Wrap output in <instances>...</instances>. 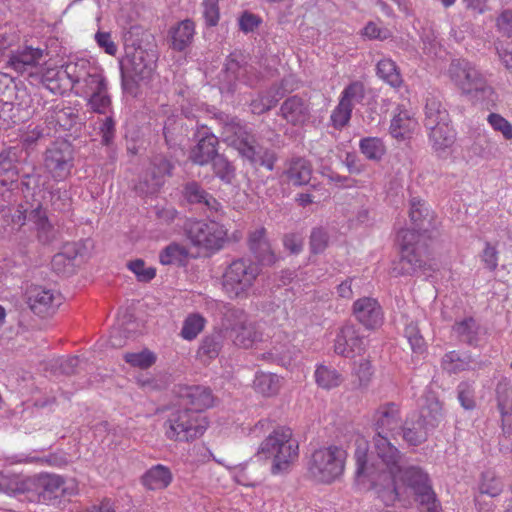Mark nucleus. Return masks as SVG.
<instances>
[{
    "instance_id": "obj_38",
    "label": "nucleus",
    "mask_w": 512,
    "mask_h": 512,
    "mask_svg": "<svg viewBox=\"0 0 512 512\" xmlns=\"http://www.w3.org/2000/svg\"><path fill=\"white\" fill-rule=\"evenodd\" d=\"M376 73L379 78L394 88L400 87L403 83L397 64L390 58H383L377 63Z\"/></svg>"
},
{
    "instance_id": "obj_45",
    "label": "nucleus",
    "mask_w": 512,
    "mask_h": 512,
    "mask_svg": "<svg viewBox=\"0 0 512 512\" xmlns=\"http://www.w3.org/2000/svg\"><path fill=\"white\" fill-rule=\"evenodd\" d=\"M151 174L153 177V184L150 189L151 192L156 191L164 182L166 176H171L174 168L173 164L163 155H157L152 160Z\"/></svg>"
},
{
    "instance_id": "obj_43",
    "label": "nucleus",
    "mask_w": 512,
    "mask_h": 512,
    "mask_svg": "<svg viewBox=\"0 0 512 512\" xmlns=\"http://www.w3.org/2000/svg\"><path fill=\"white\" fill-rule=\"evenodd\" d=\"M77 116L71 108L60 107L59 105L50 108L46 113V122L48 126H59L63 129H69Z\"/></svg>"
},
{
    "instance_id": "obj_62",
    "label": "nucleus",
    "mask_w": 512,
    "mask_h": 512,
    "mask_svg": "<svg viewBox=\"0 0 512 512\" xmlns=\"http://www.w3.org/2000/svg\"><path fill=\"white\" fill-rule=\"evenodd\" d=\"M458 400L461 406L466 410H472L475 407L474 388L468 382H461L457 387Z\"/></svg>"
},
{
    "instance_id": "obj_10",
    "label": "nucleus",
    "mask_w": 512,
    "mask_h": 512,
    "mask_svg": "<svg viewBox=\"0 0 512 512\" xmlns=\"http://www.w3.org/2000/svg\"><path fill=\"white\" fill-rule=\"evenodd\" d=\"M165 424L166 436L175 441L193 440L201 436L208 427L204 415L192 413L185 408L172 412Z\"/></svg>"
},
{
    "instance_id": "obj_28",
    "label": "nucleus",
    "mask_w": 512,
    "mask_h": 512,
    "mask_svg": "<svg viewBox=\"0 0 512 512\" xmlns=\"http://www.w3.org/2000/svg\"><path fill=\"white\" fill-rule=\"evenodd\" d=\"M410 219L413 224V228L409 229L419 235V239H426L430 231L435 228L434 218L431 211L426 207L425 203L413 199L410 207Z\"/></svg>"
},
{
    "instance_id": "obj_42",
    "label": "nucleus",
    "mask_w": 512,
    "mask_h": 512,
    "mask_svg": "<svg viewBox=\"0 0 512 512\" xmlns=\"http://www.w3.org/2000/svg\"><path fill=\"white\" fill-rule=\"evenodd\" d=\"M24 116L15 104L12 103V95L0 98V128L7 129L11 125L22 121Z\"/></svg>"
},
{
    "instance_id": "obj_21",
    "label": "nucleus",
    "mask_w": 512,
    "mask_h": 512,
    "mask_svg": "<svg viewBox=\"0 0 512 512\" xmlns=\"http://www.w3.org/2000/svg\"><path fill=\"white\" fill-rule=\"evenodd\" d=\"M279 115L293 126H302L311 117V106L307 98L300 95H292L286 98L279 110Z\"/></svg>"
},
{
    "instance_id": "obj_52",
    "label": "nucleus",
    "mask_w": 512,
    "mask_h": 512,
    "mask_svg": "<svg viewBox=\"0 0 512 512\" xmlns=\"http://www.w3.org/2000/svg\"><path fill=\"white\" fill-rule=\"evenodd\" d=\"M404 335L408 340L413 352L423 353L425 351L426 342L420 332V329L416 321L406 319Z\"/></svg>"
},
{
    "instance_id": "obj_49",
    "label": "nucleus",
    "mask_w": 512,
    "mask_h": 512,
    "mask_svg": "<svg viewBox=\"0 0 512 512\" xmlns=\"http://www.w3.org/2000/svg\"><path fill=\"white\" fill-rule=\"evenodd\" d=\"M283 96L279 88H270L265 94L251 101L250 107L254 114H263L272 109Z\"/></svg>"
},
{
    "instance_id": "obj_32",
    "label": "nucleus",
    "mask_w": 512,
    "mask_h": 512,
    "mask_svg": "<svg viewBox=\"0 0 512 512\" xmlns=\"http://www.w3.org/2000/svg\"><path fill=\"white\" fill-rule=\"evenodd\" d=\"M418 125L412 113L401 107H397L390 124V134L395 139L404 140L409 138Z\"/></svg>"
},
{
    "instance_id": "obj_6",
    "label": "nucleus",
    "mask_w": 512,
    "mask_h": 512,
    "mask_svg": "<svg viewBox=\"0 0 512 512\" xmlns=\"http://www.w3.org/2000/svg\"><path fill=\"white\" fill-rule=\"evenodd\" d=\"M425 240L419 239V235L414 231L401 230L398 233L401 256L392 267V274L394 276H412L419 271L426 270Z\"/></svg>"
},
{
    "instance_id": "obj_56",
    "label": "nucleus",
    "mask_w": 512,
    "mask_h": 512,
    "mask_svg": "<svg viewBox=\"0 0 512 512\" xmlns=\"http://www.w3.org/2000/svg\"><path fill=\"white\" fill-rule=\"evenodd\" d=\"M365 95L364 85L359 81L350 83L342 91L339 101H344L345 104H351L354 108L356 103H360Z\"/></svg>"
},
{
    "instance_id": "obj_50",
    "label": "nucleus",
    "mask_w": 512,
    "mask_h": 512,
    "mask_svg": "<svg viewBox=\"0 0 512 512\" xmlns=\"http://www.w3.org/2000/svg\"><path fill=\"white\" fill-rule=\"evenodd\" d=\"M188 257L187 249L177 243L166 246L159 254V261L163 265H183Z\"/></svg>"
},
{
    "instance_id": "obj_48",
    "label": "nucleus",
    "mask_w": 512,
    "mask_h": 512,
    "mask_svg": "<svg viewBox=\"0 0 512 512\" xmlns=\"http://www.w3.org/2000/svg\"><path fill=\"white\" fill-rule=\"evenodd\" d=\"M45 192L49 195L50 206L54 211L67 212L70 210L72 198L65 186L54 187L49 185Z\"/></svg>"
},
{
    "instance_id": "obj_14",
    "label": "nucleus",
    "mask_w": 512,
    "mask_h": 512,
    "mask_svg": "<svg viewBox=\"0 0 512 512\" xmlns=\"http://www.w3.org/2000/svg\"><path fill=\"white\" fill-rule=\"evenodd\" d=\"M44 52L43 49L30 45L17 46L7 55L6 67L19 75L38 79Z\"/></svg>"
},
{
    "instance_id": "obj_54",
    "label": "nucleus",
    "mask_w": 512,
    "mask_h": 512,
    "mask_svg": "<svg viewBox=\"0 0 512 512\" xmlns=\"http://www.w3.org/2000/svg\"><path fill=\"white\" fill-rule=\"evenodd\" d=\"M352 110L353 107L351 104H345L344 101H339L330 116L332 126L338 130L346 127L351 119Z\"/></svg>"
},
{
    "instance_id": "obj_63",
    "label": "nucleus",
    "mask_w": 512,
    "mask_h": 512,
    "mask_svg": "<svg viewBox=\"0 0 512 512\" xmlns=\"http://www.w3.org/2000/svg\"><path fill=\"white\" fill-rule=\"evenodd\" d=\"M13 86L12 103L23 113L30 107L32 98L25 86L18 85L15 82H13Z\"/></svg>"
},
{
    "instance_id": "obj_58",
    "label": "nucleus",
    "mask_w": 512,
    "mask_h": 512,
    "mask_svg": "<svg viewBox=\"0 0 512 512\" xmlns=\"http://www.w3.org/2000/svg\"><path fill=\"white\" fill-rule=\"evenodd\" d=\"M139 282H150L156 275V269L152 266H146L142 259H135L127 263Z\"/></svg>"
},
{
    "instance_id": "obj_19",
    "label": "nucleus",
    "mask_w": 512,
    "mask_h": 512,
    "mask_svg": "<svg viewBox=\"0 0 512 512\" xmlns=\"http://www.w3.org/2000/svg\"><path fill=\"white\" fill-rule=\"evenodd\" d=\"M26 295L29 308L41 317L53 314L61 304V296L46 287L31 286Z\"/></svg>"
},
{
    "instance_id": "obj_35",
    "label": "nucleus",
    "mask_w": 512,
    "mask_h": 512,
    "mask_svg": "<svg viewBox=\"0 0 512 512\" xmlns=\"http://www.w3.org/2000/svg\"><path fill=\"white\" fill-rule=\"evenodd\" d=\"M173 479L171 470L162 464L148 469L141 477L142 485L149 490H162L167 488Z\"/></svg>"
},
{
    "instance_id": "obj_57",
    "label": "nucleus",
    "mask_w": 512,
    "mask_h": 512,
    "mask_svg": "<svg viewBox=\"0 0 512 512\" xmlns=\"http://www.w3.org/2000/svg\"><path fill=\"white\" fill-rule=\"evenodd\" d=\"M124 359L133 367L147 369L155 363L156 356L149 350H143L137 353H126Z\"/></svg>"
},
{
    "instance_id": "obj_41",
    "label": "nucleus",
    "mask_w": 512,
    "mask_h": 512,
    "mask_svg": "<svg viewBox=\"0 0 512 512\" xmlns=\"http://www.w3.org/2000/svg\"><path fill=\"white\" fill-rule=\"evenodd\" d=\"M441 366L447 373L456 374L471 367V358L467 354L450 351L443 356Z\"/></svg>"
},
{
    "instance_id": "obj_13",
    "label": "nucleus",
    "mask_w": 512,
    "mask_h": 512,
    "mask_svg": "<svg viewBox=\"0 0 512 512\" xmlns=\"http://www.w3.org/2000/svg\"><path fill=\"white\" fill-rule=\"evenodd\" d=\"M155 67V54L140 46L127 50L125 58L121 61L122 76L135 82L150 78Z\"/></svg>"
},
{
    "instance_id": "obj_7",
    "label": "nucleus",
    "mask_w": 512,
    "mask_h": 512,
    "mask_svg": "<svg viewBox=\"0 0 512 512\" xmlns=\"http://www.w3.org/2000/svg\"><path fill=\"white\" fill-rule=\"evenodd\" d=\"M259 275L258 267L249 259H236L222 275V289L230 299H246Z\"/></svg>"
},
{
    "instance_id": "obj_26",
    "label": "nucleus",
    "mask_w": 512,
    "mask_h": 512,
    "mask_svg": "<svg viewBox=\"0 0 512 512\" xmlns=\"http://www.w3.org/2000/svg\"><path fill=\"white\" fill-rule=\"evenodd\" d=\"M429 140L438 158L446 159L451 155V148L456 140V133L449 123L429 127Z\"/></svg>"
},
{
    "instance_id": "obj_18",
    "label": "nucleus",
    "mask_w": 512,
    "mask_h": 512,
    "mask_svg": "<svg viewBox=\"0 0 512 512\" xmlns=\"http://www.w3.org/2000/svg\"><path fill=\"white\" fill-rule=\"evenodd\" d=\"M232 315L235 317V323L227 328V330L229 337L236 346L247 349L256 342L261 341V332L256 324L248 319L243 310H233Z\"/></svg>"
},
{
    "instance_id": "obj_60",
    "label": "nucleus",
    "mask_w": 512,
    "mask_h": 512,
    "mask_svg": "<svg viewBox=\"0 0 512 512\" xmlns=\"http://www.w3.org/2000/svg\"><path fill=\"white\" fill-rule=\"evenodd\" d=\"M329 234L323 227H316L311 231L310 249L313 253H322L328 246Z\"/></svg>"
},
{
    "instance_id": "obj_47",
    "label": "nucleus",
    "mask_w": 512,
    "mask_h": 512,
    "mask_svg": "<svg viewBox=\"0 0 512 512\" xmlns=\"http://www.w3.org/2000/svg\"><path fill=\"white\" fill-rule=\"evenodd\" d=\"M504 488L502 480L496 476L494 471L487 470L481 474L478 490L480 495H487L489 497L499 496Z\"/></svg>"
},
{
    "instance_id": "obj_3",
    "label": "nucleus",
    "mask_w": 512,
    "mask_h": 512,
    "mask_svg": "<svg viewBox=\"0 0 512 512\" xmlns=\"http://www.w3.org/2000/svg\"><path fill=\"white\" fill-rule=\"evenodd\" d=\"M445 75L461 94L474 103L488 105L496 100V92L485 75L470 61L453 59Z\"/></svg>"
},
{
    "instance_id": "obj_20",
    "label": "nucleus",
    "mask_w": 512,
    "mask_h": 512,
    "mask_svg": "<svg viewBox=\"0 0 512 512\" xmlns=\"http://www.w3.org/2000/svg\"><path fill=\"white\" fill-rule=\"evenodd\" d=\"M353 315L366 329L375 330L383 324L384 313L375 298L362 297L353 303Z\"/></svg>"
},
{
    "instance_id": "obj_8",
    "label": "nucleus",
    "mask_w": 512,
    "mask_h": 512,
    "mask_svg": "<svg viewBox=\"0 0 512 512\" xmlns=\"http://www.w3.org/2000/svg\"><path fill=\"white\" fill-rule=\"evenodd\" d=\"M442 418V406L437 400L421 408L418 414H412L402 422L400 434L411 446H418L427 440L428 434L439 424Z\"/></svg>"
},
{
    "instance_id": "obj_29",
    "label": "nucleus",
    "mask_w": 512,
    "mask_h": 512,
    "mask_svg": "<svg viewBox=\"0 0 512 512\" xmlns=\"http://www.w3.org/2000/svg\"><path fill=\"white\" fill-rule=\"evenodd\" d=\"M249 248L262 264L271 265L275 262V256L271 244L266 238L264 227L256 228L249 234Z\"/></svg>"
},
{
    "instance_id": "obj_22",
    "label": "nucleus",
    "mask_w": 512,
    "mask_h": 512,
    "mask_svg": "<svg viewBox=\"0 0 512 512\" xmlns=\"http://www.w3.org/2000/svg\"><path fill=\"white\" fill-rule=\"evenodd\" d=\"M181 195L188 204L197 205L211 215L222 209L220 202L195 180L183 184Z\"/></svg>"
},
{
    "instance_id": "obj_25",
    "label": "nucleus",
    "mask_w": 512,
    "mask_h": 512,
    "mask_svg": "<svg viewBox=\"0 0 512 512\" xmlns=\"http://www.w3.org/2000/svg\"><path fill=\"white\" fill-rule=\"evenodd\" d=\"M31 481L32 476L0 472V493L29 501L32 491Z\"/></svg>"
},
{
    "instance_id": "obj_59",
    "label": "nucleus",
    "mask_w": 512,
    "mask_h": 512,
    "mask_svg": "<svg viewBox=\"0 0 512 512\" xmlns=\"http://www.w3.org/2000/svg\"><path fill=\"white\" fill-rule=\"evenodd\" d=\"M494 131L502 134L505 140H512V124L498 113H490L487 117Z\"/></svg>"
},
{
    "instance_id": "obj_5",
    "label": "nucleus",
    "mask_w": 512,
    "mask_h": 512,
    "mask_svg": "<svg viewBox=\"0 0 512 512\" xmlns=\"http://www.w3.org/2000/svg\"><path fill=\"white\" fill-rule=\"evenodd\" d=\"M298 442L292 438V431L279 427L261 443L258 453L273 457L271 472L274 475L285 473L298 458Z\"/></svg>"
},
{
    "instance_id": "obj_4",
    "label": "nucleus",
    "mask_w": 512,
    "mask_h": 512,
    "mask_svg": "<svg viewBox=\"0 0 512 512\" xmlns=\"http://www.w3.org/2000/svg\"><path fill=\"white\" fill-rule=\"evenodd\" d=\"M224 140L253 165L273 170L276 156L273 151L256 143L251 130L239 122H231L224 127Z\"/></svg>"
},
{
    "instance_id": "obj_12",
    "label": "nucleus",
    "mask_w": 512,
    "mask_h": 512,
    "mask_svg": "<svg viewBox=\"0 0 512 512\" xmlns=\"http://www.w3.org/2000/svg\"><path fill=\"white\" fill-rule=\"evenodd\" d=\"M188 239L200 248L218 251L227 241L228 230L216 221H190L186 226Z\"/></svg>"
},
{
    "instance_id": "obj_37",
    "label": "nucleus",
    "mask_w": 512,
    "mask_h": 512,
    "mask_svg": "<svg viewBox=\"0 0 512 512\" xmlns=\"http://www.w3.org/2000/svg\"><path fill=\"white\" fill-rule=\"evenodd\" d=\"M195 34V25L194 22L186 19L181 21L173 30H172V47L177 51H183L187 48L194 37Z\"/></svg>"
},
{
    "instance_id": "obj_39",
    "label": "nucleus",
    "mask_w": 512,
    "mask_h": 512,
    "mask_svg": "<svg viewBox=\"0 0 512 512\" xmlns=\"http://www.w3.org/2000/svg\"><path fill=\"white\" fill-rule=\"evenodd\" d=\"M222 348V336L214 333L204 337L197 350V357L204 363L216 358Z\"/></svg>"
},
{
    "instance_id": "obj_34",
    "label": "nucleus",
    "mask_w": 512,
    "mask_h": 512,
    "mask_svg": "<svg viewBox=\"0 0 512 512\" xmlns=\"http://www.w3.org/2000/svg\"><path fill=\"white\" fill-rule=\"evenodd\" d=\"M26 222L34 225L38 233V238L42 243L47 244L53 240V227L40 201L29 212L27 211Z\"/></svg>"
},
{
    "instance_id": "obj_15",
    "label": "nucleus",
    "mask_w": 512,
    "mask_h": 512,
    "mask_svg": "<svg viewBox=\"0 0 512 512\" xmlns=\"http://www.w3.org/2000/svg\"><path fill=\"white\" fill-rule=\"evenodd\" d=\"M44 167L55 181L67 179L74 167V156L71 146L66 142L55 143L44 155Z\"/></svg>"
},
{
    "instance_id": "obj_61",
    "label": "nucleus",
    "mask_w": 512,
    "mask_h": 512,
    "mask_svg": "<svg viewBox=\"0 0 512 512\" xmlns=\"http://www.w3.org/2000/svg\"><path fill=\"white\" fill-rule=\"evenodd\" d=\"M50 134V127L49 126H42V125H29L25 133L21 137L22 144L29 148L32 145H34L39 139L44 137L45 135Z\"/></svg>"
},
{
    "instance_id": "obj_16",
    "label": "nucleus",
    "mask_w": 512,
    "mask_h": 512,
    "mask_svg": "<svg viewBox=\"0 0 512 512\" xmlns=\"http://www.w3.org/2000/svg\"><path fill=\"white\" fill-rule=\"evenodd\" d=\"M73 83L83 81L85 83L86 93L90 94L89 105L91 109L100 114L106 113L111 104L107 93V82L102 74L96 70L86 75L75 74L70 76Z\"/></svg>"
},
{
    "instance_id": "obj_46",
    "label": "nucleus",
    "mask_w": 512,
    "mask_h": 512,
    "mask_svg": "<svg viewBox=\"0 0 512 512\" xmlns=\"http://www.w3.org/2000/svg\"><path fill=\"white\" fill-rule=\"evenodd\" d=\"M255 390L263 396H273L280 390V378L273 373H258L253 381Z\"/></svg>"
},
{
    "instance_id": "obj_23",
    "label": "nucleus",
    "mask_w": 512,
    "mask_h": 512,
    "mask_svg": "<svg viewBox=\"0 0 512 512\" xmlns=\"http://www.w3.org/2000/svg\"><path fill=\"white\" fill-rule=\"evenodd\" d=\"M366 346L363 336L354 325H344L336 336L334 350L344 357H352L361 353Z\"/></svg>"
},
{
    "instance_id": "obj_33",
    "label": "nucleus",
    "mask_w": 512,
    "mask_h": 512,
    "mask_svg": "<svg viewBox=\"0 0 512 512\" xmlns=\"http://www.w3.org/2000/svg\"><path fill=\"white\" fill-rule=\"evenodd\" d=\"M218 139L213 134L205 133L197 145L190 152V160L198 165L204 166L218 155L217 152Z\"/></svg>"
},
{
    "instance_id": "obj_17",
    "label": "nucleus",
    "mask_w": 512,
    "mask_h": 512,
    "mask_svg": "<svg viewBox=\"0 0 512 512\" xmlns=\"http://www.w3.org/2000/svg\"><path fill=\"white\" fill-rule=\"evenodd\" d=\"M258 80L259 74L252 65L240 62L236 54H231L225 63L221 89L233 92L238 82L252 87Z\"/></svg>"
},
{
    "instance_id": "obj_9",
    "label": "nucleus",
    "mask_w": 512,
    "mask_h": 512,
    "mask_svg": "<svg viewBox=\"0 0 512 512\" xmlns=\"http://www.w3.org/2000/svg\"><path fill=\"white\" fill-rule=\"evenodd\" d=\"M346 456L338 446L317 449L311 455L309 473L318 482L331 483L343 473Z\"/></svg>"
},
{
    "instance_id": "obj_1",
    "label": "nucleus",
    "mask_w": 512,
    "mask_h": 512,
    "mask_svg": "<svg viewBox=\"0 0 512 512\" xmlns=\"http://www.w3.org/2000/svg\"><path fill=\"white\" fill-rule=\"evenodd\" d=\"M394 466L388 467L383 460H372L368 456L365 442L355 450L356 477L368 481L385 506H392L400 497V487L410 489L419 502L422 512H438L439 503L433 491L428 473L417 465H407L404 453Z\"/></svg>"
},
{
    "instance_id": "obj_40",
    "label": "nucleus",
    "mask_w": 512,
    "mask_h": 512,
    "mask_svg": "<svg viewBox=\"0 0 512 512\" xmlns=\"http://www.w3.org/2000/svg\"><path fill=\"white\" fill-rule=\"evenodd\" d=\"M314 376L317 385L326 390L338 387L344 380L341 373L326 365H318Z\"/></svg>"
},
{
    "instance_id": "obj_55",
    "label": "nucleus",
    "mask_w": 512,
    "mask_h": 512,
    "mask_svg": "<svg viewBox=\"0 0 512 512\" xmlns=\"http://www.w3.org/2000/svg\"><path fill=\"white\" fill-rule=\"evenodd\" d=\"M212 167L215 175L226 183H230L235 176L233 165L223 155L218 154L212 160Z\"/></svg>"
},
{
    "instance_id": "obj_53",
    "label": "nucleus",
    "mask_w": 512,
    "mask_h": 512,
    "mask_svg": "<svg viewBox=\"0 0 512 512\" xmlns=\"http://www.w3.org/2000/svg\"><path fill=\"white\" fill-rule=\"evenodd\" d=\"M205 319L200 314H190L183 322L181 336L185 340H193L204 329Z\"/></svg>"
},
{
    "instance_id": "obj_27",
    "label": "nucleus",
    "mask_w": 512,
    "mask_h": 512,
    "mask_svg": "<svg viewBox=\"0 0 512 512\" xmlns=\"http://www.w3.org/2000/svg\"><path fill=\"white\" fill-rule=\"evenodd\" d=\"M181 404L192 413L202 414V411L213 404L211 390L203 386H190L181 392Z\"/></svg>"
},
{
    "instance_id": "obj_44",
    "label": "nucleus",
    "mask_w": 512,
    "mask_h": 512,
    "mask_svg": "<svg viewBox=\"0 0 512 512\" xmlns=\"http://www.w3.org/2000/svg\"><path fill=\"white\" fill-rule=\"evenodd\" d=\"M359 150L364 157L372 162H379L386 153L383 141L378 137H365L359 141Z\"/></svg>"
},
{
    "instance_id": "obj_51",
    "label": "nucleus",
    "mask_w": 512,
    "mask_h": 512,
    "mask_svg": "<svg viewBox=\"0 0 512 512\" xmlns=\"http://www.w3.org/2000/svg\"><path fill=\"white\" fill-rule=\"evenodd\" d=\"M49 186V181L43 178L42 175L33 168L31 172L26 173L22 176L21 187L23 191L28 194L31 193L33 196L37 191H46Z\"/></svg>"
},
{
    "instance_id": "obj_36",
    "label": "nucleus",
    "mask_w": 512,
    "mask_h": 512,
    "mask_svg": "<svg viewBox=\"0 0 512 512\" xmlns=\"http://www.w3.org/2000/svg\"><path fill=\"white\" fill-rule=\"evenodd\" d=\"M425 120L426 128L434 127L450 122V117L447 109L443 105L439 96L428 95L425 102Z\"/></svg>"
},
{
    "instance_id": "obj_31",
    "label": "nucleus",
    "mask_w": 512,
    "mask_h": 512,
    "mask_svg": "<svg viewBox=\"0 0 512 512\" xmlns=\"http://www.w3.org/2000/svg\"><path fill=\"white\" fill-rule=\"evenodd\" d=\"M284 176L287 181L294 186L306 185L311 180L312 165L305 158H292L286 164Z\"/></svg>"
},
{
    "instance_id": "obj_11",
    "label": "nucleus",
    "mask_w": 512,
    "mask_h": 512,
    "mask_svg": "<svg viewBox=\"0 0 512 512\" xmlns=\"http://www.w3.org/2000/svg\"><path fill=\"white\" fill-rule=\"evenodd\" d=\"M29 502L49 503L62 496H71L77 492L74 480H65L56 474L41 473L32 476Z\"/></svg>"
},
{
    "instance_id": "obj_30",
    "label": "nucleus",
    "mask_w": 512,
    "mask_h": 512,
    "mask_svg": "<svg viewBox=\"0 0 512 512\" xmlns=\"http://www.w3.org/2000/svg\"><path fill=\"white\" fill-rule=\"evenodd\" d=\"M453 333L463 343L476 346L484 334V329L473 317H465L454 323Z\"/></svg>"
},
{
    "instance_id": "obj_2",
    "label": "nucleus",
    "mask_w": 512,
    "mask_h": 512,
    "mask_svg": "<svg viewBox=\"0 0 512 512\" xmlns=\"http://www.w3.org/2000/svg\"><path fill=\"white\" fill-rule=\"evenodd\" d=\"M372 437L374 460H383L384 464L391 468L400 456V450L391 443L400 435L402 416L400 406L395 402H386L379 405L372 415Z\"/></svg>"
},
{
    "instance_id": "obj_64",
    "label": "nucleus",
    "mask_w": 512,
    "mask_h": 512,
    "mask_svg": "<svg viewBox=\"0 0 512 512\" xmlns=\"http://www.w3.org/2000/svg\"><path fill=\"white\" fill-rule=\"evenodd\" d=\"M14 185H0V215L6 217V211L10 212V206L17 201V195L14 192Z\"/></svg>"
},
{
    "instance_id": "obj_24",
    "label": "nucleus",
    "mask_w": 512,
    "mask_h": 512,
    "mask_svg": "<svg viewBox=\"0 0 512 512\" xmlns=\"http://www.w3.org/2000/svg\"><path fill=\"white\" fill-rule=\"evenodd\" d=\"M23 158L24 151L17 146L0 152V185H14Z\"/></svg>"
}]
</instances>
